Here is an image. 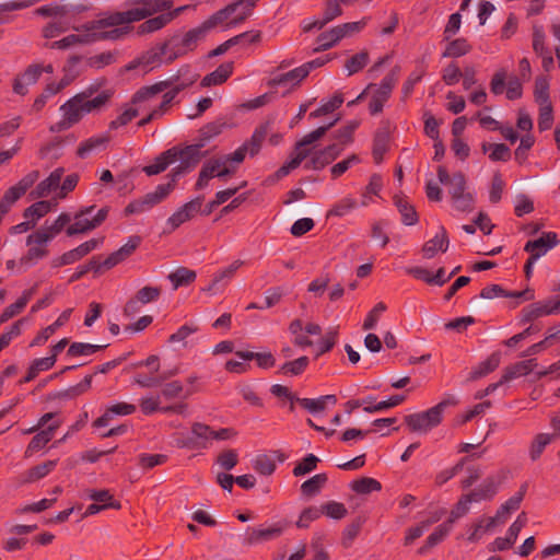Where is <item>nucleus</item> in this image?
I'll use <instances>...</instances> for the list:
<instances>
[{"mask_svg":"<svg viewBox=\"0 0 560 560\" xmlns=\"http://www.w3.org/2000/svg\"><path fill=\"white\" fill-rule=\"evenodd\" d=\"M458 400L453 395H446L438 405L430 409L407 415L404 420L411 432L427 433L438 427L443 420V413L450 406H456Z\"/></svg>","mask_w":560,"mask_h":560,"instance_id":"obj_1","label":"nucleus"},{"mask_svg":"<svg viewBox=\"0 0 560 560\" xmlns=\"http://www.w3.org/2000/svg\"><path fill=\"white\" fill-rule=\"evenodd\" d=\"M206 36L200 26L189 30L184 35H174L165 42L168 55L165 58V63L170 65L177 58L187 55L195 50L198 43Z\"/></svg>","mask_w":560,"mask_h":560,"instance_id":"obj_2","label":"nucleus"},{"mask_svg":"<svg viewBox=\"0 0 560 560\" xmlns=\"http://www.w3.org/2000/svg\"><path fill=\"white\" fill-rule=\"evenodd\" d=\"M113 89L101 91L94 97H86L84 94H75L67 101L68 107L74 110L78 119L81 120L84 115L102 110L114 96Z\"/></svg>","mask_w":560,"mask_h":560,"instance_id":"obj_3","label":"nucleus"},{"mask_svg":"<svg viewBox=\"0 0 560 560\" xmlns=\"http://www.w3.org/2000/svg\"><path fill=\"white\" fill-rule=\"evenodd\" d=\"M94 209L95 206H89L78 211L72 218L74 219V223L68 225L66 230L67 235L73 236L83 234L98 228L107 219L109 209L108 207L101 208L92 219H88L86 217L90 215Z\"/></svg>","mask_w":560,"mask_h":560,"instance_id":"obj_4","label":"nucleus"},{"mask_svg":"<svg viewBox=\"0 0 560 560\" xmlns=\"http://www.w3.org/2000/svg\"><path fill=\"white\" fill-rule=\"evenodd\" d=\"M172 192L171 185H158L154 191L145 194L127 205L125 215L139 214L162 202Z\"/></svg>","mask_w":560,"mask_h":560,"instance_id":"obj_5","label":"nucleus"},{"mask_svg":"<svg viewBox=\"0 0 560 560\" xmlns=\"http://www.w3.org/2000/svg\"><path fill=\"white\" fill-rule=\"evenodd\" d=\"M71 220L72 217L69 213H60L50 225H45L42 229L37 230L36 232L30 234L26 237V245H46L56 235H58L71 222Z\"/></svg>","mask_w":560,"mask_h":560,"instance_id":"obj_6","label":"nucleus"},{"mask_svg":"<svg viewBox=\"0 0 560 560\" xmlns=\"http://www.w3.org/2000/svg\"><path fill=\"white\" fill-rule=\"evenodd\" d=\"M189 71V66H184L182 67L177 74L167 79V80H164V81H160V82H156L152 85H145V86H142L133 95H132V98H131V103L132 104H140L142 102H145V101H149L153 97H155L158 94L166 91L167 89H170L175 82H177L179 80V78Z\"/></svg>","mask_w":560,"mask_h":560,"instance_id":"obj_7","label":"nucleus"},{"mask_svg":"<svg viewBox=\"0 0 560 560\" xmlns=\"http://www.w3.org/2000/svg\"><path fill=\"white\" fill-rule=\"evenodd\" d=\"M189 71V66H184L182 67L177 74L167 79V80H164V81H160V82H156L152 85H145V86H142L133 95H132V98H131V103L132 104H140L142 102H145V101H149L153 97H155L158 94L166 91L167 89H170L175 82H177L179 80V78Z\"/></svg>","mask_w":560,"mask_h":560,"instance_id":"obj_8","label":"nucleus"},{"mask_svg":"<svg viewBox=\"0 0 560 560\" xmlns=\"http://www.w3.org/2000/svg\"><path fill=\"white\" fill-rule=\"evenodd\" d=\"M175 152V162L179 160L182 168H186L188 172L192 171L200 161L209 154V151H202V143L187 144L184 148L178 145L170 148Z\"/></svg>","mask_w":560,"mask_h":560,"instance_id":"obj_9","label":"nucleus"},{"mask_svg":"<svg viewBox=\"0 0 560 560\" xmlns=\"http://www.w3.org/2000/svg\"><path fill=\"white\" fill-rule=\"evenodd\" d=\"M526 490L527 485H522L520 490L498 509L493 517L487 518L486 529H491L497 523H504L512 512L518 510Z\"/></svg>","mask_w":560,"mask_h":560,"instance_id":"obj_10","label":"nucleus"},{"mask_svg":"<svg viewBox=\"0 0 560 560\" xmlns=\"http://www.w3.org/2000/svg\"><path fill=\"white\" fill-rule=\"evenodd\" d=\"M131 22H136V20L133 19L131 10H128L125 12L110 13L109 15H107L103 19L88 22L84 25H82L81 27H75L74 30H77V31L83 30L85 32H93V31L101 30L104 27L129 24Z\"/></svg>","mask_w":560,"mask_h":560,"instance_id":"obj_11","label":"nucleus"},{"mask_svg":"<svg viewBox=\"0 0 560 560\" xmlns=\"http://www.w3.org/2000/svg\"><path fill=\"white\" fill-rule=\"evenodd\" d=\"M132 3L138 5L137 8L131 9L136 22L147 19L158 12H168L173 7V2L171 0H132Z\"/></svg>","mask_w":560,"mask_h":560,"instance_id":"obj_12","label":"nucleus"},{"mask_svg":"<svg viewBox=\"0 0 560 560\" xmlns=\"http://www.w3.org/2000/svg\"><path fill=\"white\" fill-rule=\"evenodd\" d=\"M343 151V147L339 143H332L326 148L316 151L313 156L304 165L306 170H323L325 166L335 161Z\"/></svg>","mask_w":560,"mask_h":560,"instance_id":"obj_13","label":"nucleus"},{"mask_svg":"<svg viewBox=\"0 0 560 560\" xmlns=\"http://www.w3.org/2000/svg\"><path fill=\"white\" fill-rule=\"evenodd\" d=\"M283 529L284 526L279 523L270 525L268 527H248L246 530V536L244 538V544L247 546H253L276 539L282 535Z\"/></svg>","mask_w":560,"mask_h":560,"instance_id":"obj_14","label":"nucleus"},{"mask_svg":"<svg viewBox=\"0 0 560 560\" xmlns=\"http://www.w3.org/2000/svg\"><path fill=\"white\" fill-rule=\"evenodd\" d=\"M560 243L558 235L555 232H544L537 240L528 241L524 250L530 256L537 255V259L544 256L549 249L553 248Z\"/></svg>","mask_w":560,"mask_h":560,"instance_id":"obj_15","label":"nucleus"},{"mask_svg":"<svg viewBox=\"0 0 560 560\" xmlns=\"http://www.w3.org/2000/svg\"><path fill=\"white\" fill-rule=\"evenodd\" d=\"M185 8L186 7H179L173 11L164 12L158 16L145 20L143 23H141L138 26L137 33L139 35H143V34H150V33H153V32H156V31L163 28L172 20H174L176 16H178L179 13L185 10Z\"/></svg>","mask_w":560,"mask_h":560,"instance_id":"obj_16","label":"nucleus"},{"mask_svg":"<svg viewBox=\"0 0 560 560\" xmlns=\"http://www.w3.org/2000/svg\"><path fill=\"white\" fill-rule=\"evenodd\" d=\"M557 314L553 300L539 301L525 306L521 312V323H530L539 317Z\"/></svg>","mask_w":560,"mask_h":560,"instance_id":"obj_17","label":"nucleus"},{"mask_svg":"<svg viewBox=\"0 0 560 560\" xmlns=\"http://www.w3.org/2000/svg\"><path fill=\"white\" fill-rule=\"evenodd\" d=\"M141 244V237L139 235H132L128 242L117 250L113 252L107 258L104 259L105 269H112L119 262L129 258Z\"/></svg>","mask_w":560,"mask_h":560,"instance_id":"obj_18","label":"nucleus"},{"mask_svg":"<svg viewBox=\"0 0 560 560\" xmlns=\"http://www.w3.org/2000/svg\"><path fill=\"white\" fill-rule=\"evenodd\" d=\"M340 4L342 3L339 0H325V8L322 18L312 23L305 24L303 26V31L310 32L314 28L322 30L329 22L342 15V8Z\"/></svg>","mask_w":560,"mask_h":560,"instance_id":"obj_19","label":"nucleus"},{"mask_svg":"<svg viewBox=\"0 0 560 560\" xmlns=\"http://www.w3.org/2000/svg\"><path fill=\"white\" fill-rule=\"evenodd\" d=\"M63 173L65 170L62 167L54 170L46 179L37 184L30 192V197L32 199H38L48 196L52 190L59 187Z\"/></svg>","mask_w":560,"mask_h":560,"instance_id":"obj_20","label":"nucleus"},{"mask_svg":"<svg viewBox=\"0 0 560 560\" xmlns=\"http://www.w3.org/2000/svg\"><path fill=\"white\" fill-rule=\"evenodd\" d=\"M450 240L447 232L443 225L439 228V232L434 237L425 242L422 246L423 257L427 259L433 258L438 252L445 253L448 248Z\"/></svg>","mask_w":560,"mask_h":560,"instance_id":"obj_21","label":"nucleus"},{"mask_svg":"<svg viewBox=\"0 0 560 560\" xmlns=\"http://www.w3.org/2000/svg\"><path fill=\"white\" fill-rule=\"evenodd\" d=\"M499 485L500 481L494 477H488L478 488L466 493V495L469 498L471 503L491 500L497 494Z\"/></svg>","mask_w":560,"mask_h":560,"instance_id":"obj_22","label":"nucleus"},{"mask_svg":"<svg viewBox=\"0 0 560 560\" xmlns=\"http://www.w3.org/2000/svg\"><path fill=\"white\" fill-rule=\"evenodd\" d=\"M59 427H60V421H55L51 424H49L46 429L40 430L37 434H35L27 445L25 455L30 456L33 453L45 447L51 441L56 430Z\"/></svg>","mask_w":560,"mask_h":560,"instance_id":"obj_23","label":"nucleus"},{"mask_svg":"<svg viewBox=\"0 0 560 560\" xmlns=\"http://www.w3.org/2000/svg\"><path fill=\"white\" fill-rule=\"evenodd\" d=\"M110 141L108 132L103 135L93 136L85 141L81 142L77 149V156L80 159L88 158L92 152L104 150Z\"/></svg>","mask_w":560,"mask_h":560,"instance_id":"obj_24","label":"nucleus"},{"mask_svg":"<svg viewBox=\"0 0 560 560\" xmlns=\"http://www.w3.org/2000/svg\"><path fill=\"white\" fill-rule=\"evenodd\" d=\"M537 366L535 359L520 361L514 364L508 365L501 375V383L505 384L520 376L528 375L534 368Z\"/></svg>","mask_w":560,"mask_h":560,"instance_id":"obj_25","label":"nucleus"},{"mask_svg":"<svg viewBox=\"0 0 560 560\" xmlns=\"http://www.w3.org/2000/svg\"><path fill=\"white\" fill-rule=\"evenodd\" d=\"M234 63L232 61L221 63L214 71L203 77L202 88L219 85L224 83L233 73Z\"/></svg>","mask_w":560,"mask_h":560,"instance_id":"obj_26","label":"nucleus"},{"mask_svg":"<svg viewBox=\"0 0 560 560\" xmlns=\"http://www.w3.org/2000/svg\"><path fill=\"white\" fill-rule=\"evenodd\" d=\"M501 362V352H492L485 361L480 362L469 373L468 381L479 380L498 369Z\"/></svg>","mask_w":560,"mask_h":560,"instance_id":"obj_27","label":"nucleus"},{"mask_svg":"<svg viewBox=\"0 0 560 560\" xmlns=\"http://www.w3.org/2000/svg\"><path fill=\"white\" fill-rule=\"evenodd\" d=\"M168 55L167 46L165 43L158 45L150 50L145 51L138 58V63H142L144 67H150L151 69L165 63V58Z\"/></svg>","mask_w":560,"mask_h":560,"instance_id":"obj_28","label":"nucleus"},{"mask_svg":"<svg viewBox=\"0 0 560 560\" xmlns=\"http://www.w3.org/2000/svg\"><path fill=\"white\" fill-rule=\"evenodd\" d=\"M202 168H203V171H206L208 173V175L211 178H213V177L224 178V177L234 175L236 172V166L235 165H226L224 163V160L222 159V156L208 160L202 165Z\"/></svg>","mask_w":560,"mask_h":560,"instance_id":"obj_29","label":"nucleus"},{"mask_svg":"<svg viewBox=\"0 0 560 560\" xmlns=\"http://www.w3.org/2000/svg\"><path fill=\"white\" fill-rule=\"evenodd\" d=\"M236 4L230 3L223 9L218 10L211 16H209L199 26L207 34L210 30L228 21H231V16L236 12Z\"/></svg>","mask_w":560,"mask_h":560,"instance_id":"obj_30","label":"nucleus"},{"mask_svg":"<svg viewBox=\"0 0 560 560\" xmlns=\"http://www.w3.org/2000/svg\"><path fill=\"white\" fill-rule=\"evenodd\" d=\"M394 203L397 207L401 215V222L405 225H415L418 223L419 215L406 196H395Z\"/></svg>","mask_w":560,"mask_h":560,"instance_id":"obj_31","label":"nucleus"},{"mask_svg":"<svg viewBox=\"0 0 560 560\" xmlns=\"http://www.w3.org/2000/svg\"><path fill=\"white\" fill-rule=\"evenodd\" d=\"M271 129V121H265L257 126L250 137L249 140L244 142L243 144H247V151L250 156L258 154L260 151L261 144L265 141L268 132Z\"/></svg>","mask_w":560,"mask_h":560,"instance_id":"obj_32","label":"nucleus"},{"mask_svg":"<svg viewBox=\"0 0 560 560\" xmlns=\"http://www.w3.org/2000/svg\"><path fill=\"white\" fill-rule=\"evenodd\" d=\"M175 152L167 149L154 159V162L143 167V172L148 176L158 175L164 172L171 164L175 162Z\"/></svg>","mask_w":560,"mask_h":560,"instance_id":"obj_33","label":"nucleus"},{"mask_svg":"<svg viewBox=\"0 0 560 560\" xmlns=\"http://www.w3.org/2000/svg\"><path fill=\"white\" fill-rule=\"evenodd\" d=\"M337 397L335 395H325L316 399L312 398H300L298 404L311 413H318L325 410L327 404L335 405Z\"/></svg>","mask_w":560,"mask_h":560,"instance_id":"obj_34","label":"nucleus"},{"mask_svg":"<svg viewBox=\"0 0 560 560\" xmlns=\"http://www.w3.org/2000/svg\"><path fill=\"white\" fill-rule=\"evenodd\" d=\"M52 202L49 200L36 201L23 211L24 219L37 222L52 210Z\"/></svg>","mask_w":560,"mask_h":560,"instance_id":"obj_35","label":"nucleus"},{"mask_svg":"<svg viewBox=\"0 0 560 560\" xmlns=\"http://www.w3.org/2000/svg\"><path fill=\"white\" fill-rule=\"evenodd\" d=\"M48 255V249L45 245L32 244L27 253L20 258L19 266L26 270L27 268L37 264L38 260L45 258Z\"/></svg>","mask_w":560,"mask_h":560,"instance_id":"obj_36","label":"nucleus"},{"mask_svg":"<svg viewBox=\"0 0 560 560\" xmlns=\"http://www.w3.org/2000/svg\"><path fill=\"white\" fill-rule=\"evenodd\" d=\"M472 46L464 37L451 40L444 51L442 52L443 58H459L469 54Z\"/></svg>","mask_w":560,"mask_h":560,"instance_id":"obj_37","label":"nucleus"},{"mask_svg":"<svg viewBox=\"0 0 560 560\" xmlns=\"http://www.w3.org/2000/svg\"><path fill=\"white\" fill-rule=\"evenodd\" d=\"M235 354L244 361L255 360L261 369H270L276 364V359L271 352L236 351Z\"/></svg>","mask_w":560,"mask_h":560,"instance_id":"obj_38","label":"nucleus"},{"mask_svg":"<svg viewBox=\"0 0 560 560\" xmlns=\"http://www.w3.org/2000/svg\"><path fill=\"white\" fill-rule=\"evenodd\" d=\"M92 378V374L84 376V378L79 384L56 393L54 398L72 399L84 394L91 388Z\"/></svg>","mask_w":560,"mask_h":560,"instance_id":"obj_39","label":"nucleus"},{"mask_svg":"<svg viewBox=\"0 0 560 560\" xmlns=\"http://www.w3.org/2000/svg\"><path fill=\"white\" fill-rule=\"evenodd\" d=\"M343 38V34L340 33V30H336V27L330 28L329 31L323 32L318 35L316 42L317 47L314 48V52L324 51L332 46H335L339 40Z\"/></svg>","mask_w":560,"mask_h":560,"instance_id":"obj_40","label":"nucleus"},{"mask_svg":"<svg viewBox=\"0 0 560 560\" xmlns=\"http://www.w3.org/2000/svg\"><path fill=\"white\" fill-rule=\"evenodd\" d=\"M68 106L67 102L61 105L60 110L63 114V118L49 127L50 132H61L80 121L74 110Z\"/></svg>","mask_w":560,"mask_h":560,"instance_id":"obj_41","label":"nucleus"},{"mask_svg":"<svg viewBox=\"0 0 560 560\" xmlns=\"http://www.w3.org/2000/svg\"><path fill=\"white\" fill-rule=\"evenodd\" d=\"M350 489L358 494H370L374 491H381L382 485L374 478L361 477L350 483Z\"/></svg>","mask_w":560,"mask_h":560,"instance_id":"obj_42","label":"nucleus"},{"mask_svg":"<svg viewBox=\"0 0 560 560\" xmlns=\"http://www.w3.org/2000/svg\"><path fill=\"white\" fill-rule=\"evenodd\" d=\"M310 364V359L306 355L300 357L293 361L283 363L278 370V374L298 376L301 375Z\"/></svg>","mask_w":560,"mask_h":560,"instance_id":"obj_43","label":"nucleus"},{"mask_svg":"<svg viewBox=\"0 0 560 560\" xmlns=\"http://www.w3.org/2000/svg\"><path fill=\"white\" fill-rule=\"evenodd\" d=\"M196 272L186 267H179L168 275V280L172 282L174 290L179 287L188 285L196 280Z\"/></svg>","mask_w":560,"mask_h":560,"instance_id":"obj_44","label":"nucleus"},{"mask_svg":"<svg viewBox=\"0 0 560 560\" xmlns=\"http://www.w3.org/2000/svg\"><path fill=\"white\" fill-rule=\"evenodd\" d=\"M311 150L295 151L290 161L284 163L280 168L277 170L275 176L277 179L283 178L290 174L291 171L300 166V164L310 155Z\"/></svg>","mask_w":560,"mask_h":560,"instance_id":"obj_45","label":"nucleus"},{"mask_svg":"<svg viewBox=\"0 0 560 560\" xmlns=\"http://www.w3.org/2000/svg\"><path fill=\"white\" fill-rule=\"evenodd\" d=\"M311 150L295 151L290 161L284 163L280 168L277 170L275 176L277 179L283 178L290 174L291 171L300 166V164L310 155Z\"/></svg>","mask_w":560,"mask_h":560,"instance_id":"obj_46","label":"nucleus"},{"mask_svg":"<svg viewBox=\"0 0 560 560\" xmlns=\"http://www.w3.org/2000/svg\"><path fill=\"white\" fill-rule=\"evenodd\" d=\"M306 77H307V70H305L303 68V66H300L298 68H294L293 70H290L287 73H282V74L275 77L269 82V84L270 85H282V84H287L289 82H294V84H298Z\"/></svg>","mask_w":560,"mask_h":560,"instance_id":"obj_47","label":"nucleus"},{"mask_svg":"<svg viewBox=\"0 0 560 560\" xmlns=\"http://www.w3.org/2000/svg\"><path fill=\"white\" fill-rule=\"evenodd\" d=\"M328 478L326 474H317L301 486V492L305 497H313L320 492L322 488L326 485Z\"/></svg>","mask_w":560,"mask_h":560,"instance_id":"obj_48","label":"nucleus"},{"mask_svg":"<svg viewBox=\"0 0 560 560\" xmlns=\"http://www.w3.org/2000/svg\"><path fill=\"white\" fill-rule=\"evenodd\" d=\"M192 394V390L187 389L184 390V386L182 382L179 381H172L168 383H165L161 389L160 396L164 397L167 400L175 399V398H187Z\"/></svg>","mask_w":560,"mask_h":560,"instance_id":"obj_49","label":"nucleus"},{"mask_svg":"<svg viewBox=\"0 0 560 560\" xmlns=\"http://www.w3.org/2000/svg\"><path fill=\"white\" fill-rule=\"evenodd\" d=\"M56 465L57 460H47L32 467L26 471L24 482L31 483L46 477L56 467Z\"/></svg>","mask_w":560,"mask_h":560,"instance_id":"obj_50","label":"nucleus"},{"mask_svg":"<svg viewBox=\"0 0 560 560\" xmlns=\"http://www.w3.org/2000/svg\"><path fill=\"white\" fill-rule=\"evenodd\" d=\"M259 0H236L233 4H236V10L242 8L241 13L234 16L229 23H226L228 27H233L243 23L247 18L252 15V11L255 8L256 3Z\"/></svg>","mask_w":560,"mask_h":560,"instance_id":"obj_51","label":"nucleus"},{"mask_svg":"<svg viewBox=\"0 0 560 560\" xmlns=\"http://www.w3.org/2000/svg\"><path fill=\"white\" fill-rule=\"evenodd\" d=\"M452 527L453 526L447 521L435 527V529L428 536L424 546L420 549V552H424L425 549L432 548L443 541L452 530Z\"/></svg>","mask_w":560,"mask_h":560,"instance_id":"obj_52","label":"nucleus"},{"mask_svg":"<svg viewBox=\"0 0 560 560\" xmlns=\"http://www.w3.org/2000/svg\"><path fill=\"white\" fill-rule=\"evenodd\" d=\"M369 60L370 55L369 51L365 49L350 57L345 63V68L348 71V75H353L360 72L362 69L366 67Z\"/></svg>","mask_w":560,"mask_h":560,"instance_id":"obj_53","label":"nucleus"},{"mask_svg":"<svg viewBox=\"0 0 560 560\" xmlns=\"http://www.w3.org/2000/svg\"><path fill=\"white\" fill-rule=\"evenodd\" d=\"M108 345H91L84 342H72L67 351L69 357L91 355L107 348Z\"/></svg>","mask_w":560,"mask_h":560,"instance_id":"obj_54","label":"nucleus"},{"mask_svg":"<svg viewBox=\"0 0 560 560\" xmlns=\"http://www.w3.org/2000/svg\"><path fill=\"white\" fill-rule=\"evenodd\" d=\"M223 127L224 124L218 121H212L205 125L202 128L199 129V135L196 142L202 143V148H205L211 139H213L222 132Z\"/></svg>","mask_w":560,"mask_h":560,"instance_id":"obj_55","label":"nucleus"},{"mask_svg":"<svg viewBox=\"0 0 560 560\" xmlns=\"http://www.w3.org/2000/svg\"><path fill=\"white\" fill-rule=\"evenodd\" d=\"M91 43L90 32L83 35L71 34L59 40L51 43L50 48L52 49H67L75 44H88Z\"/></svg>","mask_w":560,"mask_h":560,"instance_id":"obj_56","label":"nucleus"},{"mask_svg":"<svg viewBox=\"0 0 560 560\" xmlns=\"http://www.w3.org/2000/svg\"><path fill=\"white\" fill-rule=\"evenodd\" d=\"M117 61V52L115 51H104L98 55L92 56L88 58L86 65L90 68L100 70L106 66L113 65Z\"/></svg>","mask_w":560,"mask_h":560,"instance_id":"obj_57","label":"nucleus"},{"mask_svg":"<svg viewBox=\"0 0 560 560\" xmlns=\"http://www.w3.org/2000/svg\"><path fill=\"white\" fill-rule=\"evenodd\" d=\"M357 207V201L353 198L346 197L336 202L331 209L328 210L326 218L330 217H343L352 211Z\"/></svg>","mask_w":560,"mask_h":560,"instance_id":"obj_58","label":"nucleus"},{"mask_svg":"<svg viewBox=\"0 0 560 560\" xmlns=\"http://www.w3.org/2000/svg\"><path fill=\"white\" fill-rule=\"evenodd\" d=\"M552 441V435L548 433L537 434L530 445L529 456L532 460H537L542 454L545 447Z\"/></svg>","mask_w":560,"mask_h":560,"instance_id":"obj_59","label":"nucleus"},{"mask_svg":"<svg viewBox=\"0 0 560 560\" xmlns=\"http://www.w3.org/2000/svg\"><path fill=\"white\" fill-rule=\"evenodd\" d=\"M62 89H65V84H56V83H48L46 88L44 89L43 93L37 96L33 104V109L36 112H39L43 109V107L46 105L47 100L59 93Z\"/></svg>","mask_w":560,"mask_h":560,"instance_id":"obj_60","label":"nucleus"},{"mask_svg":"<svg viewBox=\"0 0 560 560\" xmlns=\"http://www.w3.org/2000/svg\"><path fill=\"white\" fill-rule=\"evenodd\" d=\"M359 125L360 121L358 120L348 121V124L345 127L340 128L334 133V138L339 141L338 143L341 147L351 143L353 141V133L355 129L359 127Z\"/></svg>","mask_w":560,"mask_h":560,"instance_id":"obj_61","label":"nucleus"},{"mask_svg":"<svg viewBox=\"0 0 560 560\" xmlns=\"http://www.w3.org/2000/svg\"><path fill=\"white\" fill-rule=\"evenodd\" d=\"M388 136L386 132H376L373 140V159L375 163H381L383 160V155L387 151L388 148Z\"/></svg>","mask_w":560,"mask_h":560,"instance_id":"obj_62","label":"nucleus"},{"mask_svg":"<svg viewBox=\"0 0 560 560\" xmlns=\"http://www.w3.org/2000/svg\"><path fill=\"white\" fill-rule=\"evenodd\" d=\"M25 323V318H21L13 323L10 328L0 335V352L7 348L11 341L22 334V326Z\"/></svg>","mask_w":560,"mask_h":560,"instance_id":"obj_63","label":"nucleus"},{"mask_svg":"<svg viewBox=\"0 0 560 560\" xmlns=\"http://www.w3.org/2000/svg\"><path fill=\"white\" fill-rule=\"evenodd\" d=\"M400 72V67L395 66L381 81L380 86L377 88V92L384 93L385 95L390 97L392 91L395 88L398 75Z\"/></svg>","mask_w":560,"mask_h":560,"instance_id":"obj_64","label":"nucleus"}]
</instances>
